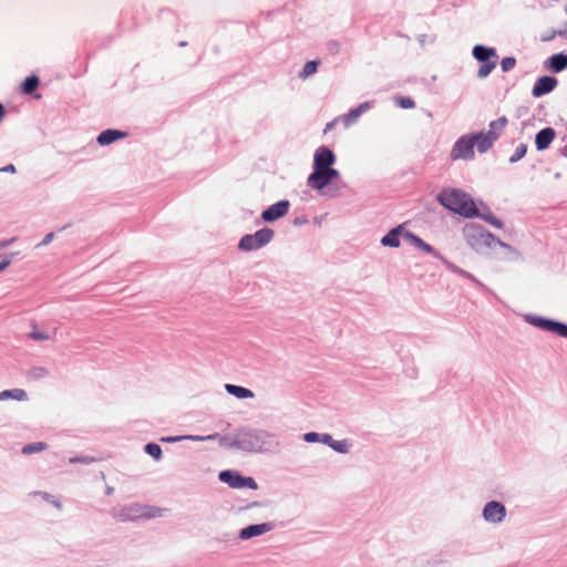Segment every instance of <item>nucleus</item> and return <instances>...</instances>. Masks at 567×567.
I'll return each instance as SVG.
<instances>
[{
    "mask_svg": "<svg viewBox=\"0 0 567 567\" xmlns=\"http://www.w3.org/2000/svg\"><path fill=\"white\" fill-rule=\"evenodd\" d=\"M472 138L474 141V146L477 147L480 153H485L494 144V141L486 133L472 134Z\"/></svg>",
    "mask_w": 567,
    "mask_h": 567,
    "instance_id": "f3484780",
    "label": "nucleus"
},
{
    "mask_svg": "<svg viewBox=\"0 0 567 567\" xmlns=\"http://www.w3.org/2000/svg\"><path fill=\"white\" fill-rule=\"evenodd\" d=\"M473 56L480 62H487L498 59L495 49L486 48L481 44L474 47Z\"/></svg>",
    "mask_w": 567,
    "mask_h": 567,
    "instance_id": "ddd939ff",
    "label": "nucleus"
},
{
    "mask_svg": "<svg viewBox=\"0 0 567 567\" xmlns=\"http://www.w3.org/2000/svg\"><path fill=\"white\" fill-rule=\"evenodd\" d=\"M474 157V141L472 135H464L458 138L452 151L451 158L452 159H472Z\"/></svg>",
    "mask_w": 567,
    "mask_h": 567,
    "instance_id": "39448f33",
    "label": "nucleus"
},
{
    "mask_svg": "<svg viewBox=\"0 0 567 567\" xmlns=\"http://www.w3.org/2000/svg\"><path fill=\"white\" fill-rule=\"evenodd\" d=\"M556 329H554L553 332L561 336V337H565V332H566V329H567V326L563 324V323H559L557 322V324H553Z\"/></svg>",
    "mask_w": 567,
    "mask_h": 567,
    "instance_id": "e433bc0d",
    "label": "nucleus"
},
{
    "mask_svg": "<svg viewBox=\"0 0 567 567\" xmlns=\"http://www.w3.org/2000/svg\"><path fill=\"white\" fill-rule=\"evenodd\" d=\"M516 65V60L513 56H506L502 60L501 66L504 72H508Z\"/></svg>",
    "mask_w": 567,
    "mask_h": 567,
    "instance_id": "2f4dec72",
    "label": "nucleus"
},
{
    "mask_svg": "<svg viewBox=\"0 0 567 567\" xmlns=\"http://www.w3.org/2000/svg\"><path fill=\"white\" fill-rule=\"evenodd\" d=\"M11 264V258H7L0 262V271L4 270Z\"/></svg>",
    "mask_w": 567,
    "mask_h": 567,
    "instance_id": "79ce46f5",
    "label": "nucleus"
},
{
    "mask_svg": "<svg viewBox=\"0 0 567 567\" xmlns=\"http://www.w3.org/2000/svg\"><path fill=\"white\" fill-rule=\"evenodd\" d=\"M408 237L412 240V243L419 247L420 249L426 251V252H432L433 248L426 244L425 241H423L421 238H419L417 236L415 235H412V234H409Z\"/></svg>",
    "mask_w": 567,
    "mask_h": 567,
    "instance_id": "c85d7f7f",
    "label": "nucleus"
},
{
    "mask_svg": "<svg viewBox=\"0 0 567 567\" xmlns=\"http://www.w3.org/2000/svg\"><path fill=\"white\" fill-rule=\"evenodd\" d=\"M3 115H4V107L2 104H0V121L2 120Z\"/></svg>",
    "mask_w": 567,
    "mask_h": 567,
    "instance_id": "de8ad7c7",
    "label": "nucleus"
},
{
    "mask_svg": "<svg viewBox=\"0 0 567 567\" xmlns=\"http://www.w3.org/2000/svg\"><path fill=\"white\" fill-rule=\"evenodd\" d=\"M289 206L290 204L288 200H279L278 203L269 206L266 210H264L261 214V218L265 221L277 220L287 215Z\"/></svg>",
    "mask_w": 567,
    "mask_h": 567,
    "instance_id": "6e6552de",
    "label": "nucleus"
},
{
    "mask_svg": "<svg viewBox=\"0 0 567 567\" xmlns=\"http://www.w3.org/2000/svg\"><path fill=\"white\" fill-rule=\"evenodd\" d=\"M464 237L466 243L478 252L494 245H499L512 252H516L509 245L501 241L492 233L476 224H470L464 228Z\"/></svg>",
    "mask_w": 567,
    "mask_h": 567,
    "instance_id": "f03ea898",
    "label": "nucleus"
},
{
    "mask_svg": "<svg viewBox=\"0 0 567 567\" xmlns=\"http://www.w3.org/2000/svg\"><path fill=\"white\" fill-rule=\"evenodd\" d=\"M334 123H336V121L328 123V124L326 125L324 133H327L328 131H330V130L333 127Z\"/></svg>",
    "mask_w": 567,
    "mask_h": 567,
    "instance_id": "a18cd8bd",
    "label": "nucleus"
},
{
    "mask_svg": "<svg viewBox=\"0 0 567 567\" xmlns=\"http://www.w3.org/2000/svg\"><path fill=\"white\" fill-rule=\"evenodd\" d=\"M241 484H243V487H249V488H252V489H256L257 488V484L255 482L254 478L251 477H243L241 476Z\"/></svg>",
    "mask_w": 567,
    "mask_h": 567,
    "instance_id": "c9c22d12",
    "label": "nucleus"
},
{
    "mask_svg": "<svg viewBox=\"0 0 567 567\" xmlns=\"http://www.w3.org/2000/svg\"><path fill=\"white\" fill-rule=\"evenodd\" d=\"M14 239H10V240H4V241H0V247H4L9 244H11Z\"/></svg>",
    "mask_w": 567,
    "mask_h": 567,
    "instance_id": "49530a36",
    "label": "nucleus"
},
{
    "mask_svg": "<svg viewBox=\"0 0 567 567\" xmlns=\"http://www.w3.org/2000/svg\"><path fill=\"white\" fill-rule=\"evenodd\" d=\"M318 65L319 62L316 60L307 62L303 66L302 72L300 73V76L302 79H307L310 75L315 74L317 72Z\"/></svg>",
    "mask_w": 567,
    "mask_h": 567,
    "instance_id": "bb28decb",
    "label": "nucleus"
},
{
    "mask_svg": "<svg viewBox=\"0 0 567 567\" xmlns=\"http://www.w3.org/2000/svg\"><path fill=\"white\" fill-rule=\"evenodd\" d=\"M54 238V234L53 233H49L48 235H45V237L43 238L42 243L39 244V246H47L49 245Z\"/></svg>",
    "mask_w": 567,
    "mask_h": 567,
    "instance_id": "ea45409f",
    "label": "nucleus"
},
{
    "mask_svg": "<svg viewBox=\"0 0 567 567\" xmlns=\"http://www.w3.org/2000/svg\"><path fill=\"white\" fill-rule=\"evenodd\" d=\"M126 514L123 519H140V518H154L162 515L163 509L157 507H148L140 504H133L126 508Z\"/></svg>",
    "mask_w": 567,
    "mask_h": 567,
    "instance_id": "423d86ee",
    "label": "nucleus"
},
{
    "mask_svg": "<svg viewBox=\"0 0 567 567\" xmlns=\"http://www.w3.org/2000/svg\"><path fill=\"white\" fill-rule=\"evenodd\" d=\"M401 226L392 229L391 231H389L381 240L382 245L383 246H389V247H399L400 246V240H399V234L401 231Z\"/></svg>",
    "mask_w": 567,
    "mask_h": 567,
    "instance_id": "5701e85b",
    "label": "nucleus"
},
{
    "mask_svg": "<svg viewBox=\"0 0 567 567\" xmlns=\"http://www.w3.org/2000/svg\"><path fill=\"white\" fill-rule=\"evenodd\" d=\"M218 437V434H210L208 436H185V439L194 440V441H204V440H215Z\"/></svg>",
    "mask_w": 567,
    "mask_h": 567,
    "instance_id": "4c0bfd02",
    "label": "nucleus"
},
{
    "mask_svg": "<svg viewBox=\"0 0 567 567\" xmlns=\"http://www.w3.org/2000/svg\"><path fill=\"white\" fill-rule=\"evenodd\" d=\"M54 331H50L39 327L37 323L31 324V330L28 332V338L35 341H48L51 336H54Z\"/></svg>",
    "mask_w": 567,
    "mask_h": 567,
    "instance_id": "4468645a",
    "label": "nucleus"
},
{
    "mask_svg": "<svg viewBox=\"0 0 567 567\" xmlns=\"http://www.w3.org/2000/svg\"><path fill=\"white\" fill-rule=\"evenodd\" d=\"M337 169H319L315 168L308 177L307 184L313 189L322 190L328 186L334 178L339 177Z\"/></svg>",
    "mask_w": 567,
    "mask_h": 567,
    "instance_id": "20e7f679",
    "label": "nucleus"
},
{
    "mask_svg": "<svg viewBox=\"0 0 567 567\" xmlns=\"http://www.w3.org/2000/svg\"><path fill=\"white\" fill-rule=\"evenodd\" d=\"M47 449V444L43 442H35L31 444H27L22 447V453L25 455L32 454V453H39Z\"/></svg>",
    "mask_w": 567,
    "mask_h": 567,
    "instance_id": "a878e982",
    "label": "nucleus"
},
{
    "mask_svg": "<svg viewBox=\"0 0 567 567\" xmlns=\"http://www.w3.org/2000/svg\"><path fill=\"white\" fill-rule=\"evenodd\" d=\"M565 34H566V32L561 31V30H559V31L550 30V31L544 32L540 35V41L548 42V41L554 40L556 35H565Z\"/></svg>",
    "mask_w": 567,
    "mask_h": 567,
    "instance_id": "7c9ffc66",
    "label": "nucleus"
},
{
    "mask_svg": "<svg viewBox=\"0 0 567 567\" xmlns=\"http://www.w3.org/2000/svg\"><path fill=\"white\" fill-rule=\"evenodd\" d=\"M9 399L17 401H27L28 393L23 389H11L3 390L0 392V401H7Z\"/></svg>",
    "mask_w": 567,
    "mask_h": 567,
    "instance_id": "a211bd4d",
    "label": "nucleus"
},
{
    "mask_svg": "<svg viewBox=\"0 0 567 567\" xmlns=\"http://www.w3.org/2000/svg\"><path fill=\"white\" fill-rule=\"evenodd\" d=\"M126 136V133L122 132V131H117V130H106V131H103L99 136H97V143L100 145H109L113 142H115L116 140L118 138H123Z\"/></svg>",
    "mask_w": 567,
    "mask_h": 567,
    "instance_id": "dca6fc26",
    "label": "nucleus"
},
{
    "mask_svg": "<svg viewBox=\"0 0 567 567\" xmlns=\"http://www.w3.org/2000/svg\"><path fill=\"white\" fill-rule=\"evenodd\" d=\"M219 478L221 482L227 483L233 488H241V476L230 471L220 472Z\"/></svg>",
    "mask_w": 567,
    "mask_h": 567,
    "instance_id": "6ab92c4d",
    "label": "nucleus"
},
{
    "mask_svg": "<svg viewBox=\"0 0 567 567\" xmlns=\"http://www.w3.org/2000/svg\"><path fill=\"white\" fill-rule=\"evenodd\" d=\"M527 152V146L525 144H519L516 148H515V152L514 154L511 156V162H517L519 161L520 158H523L525 156Z\"/></svg>",
    "mask_w": 567,
    "mask_h": 567,
    "instance_id": "c756f323",
    "label": "nucleus"
},
{
    "mask_svg": "<svg viewBox=\"0 0 567 567\" xmlns=\"http://www.w3.org/2000/svg\"><path fill=\"white\" fill-rule=\"evenodd\" d=\"M39 86V78L35 75L28 76L22 83V92L24 94L33 93Z\"/></svg>",
    "mask_w": 567,
    "mask_h": 567,
    "instance_id": "b1692460",
    "label": "nucleus"
},
{
    "mask_svg": "<svg viewBox=\"0 0 567 567\" xmlns=\"http://www.w3.org/2000/svg\"><path fill=\"white\" fill-rule=\"evenodd\" d=\"M319 436H320V435H319L318 433L309 432V433H306V434H305V440H306L307 442L312 443V442H317V441L319 440Z\"/></svg>",
    "mask_w": 567,
    "mask_h": 567,
    "instance_id": "58836bf2",
    "label": "nucleus"
},
{
    "mask_svg": "<svg viewBox=\"0 0 567 567\" xmlns=\"http://www.w3.org/2000/svg\"><path fill=\"white\" fill-rule=\"evenodd\" d=\"M566 13H567V7H566Z\"/></svg>",
    "mask_w": 567,
    "mask_h": 567,
    "instance_id": "8fccbe9b",
    "label": "nucleus"
},
{
    "mask_svg": "<svg viewBox=\"0 0 567 567\" xmlns=\"http://www.w3.org/2000/svg\"><path fill=\"white\" fill-rule=\"evenodd\" d=\"M437 200L445 208L465 218L480 217L496 228L504 226L488 209L480 212L471 196L460 189H444L439 194Z\"/></svg>",
    "mask_w": 567,
    "mask_h": 567,
    "instance_id": "f257e3e1",
    "label": "nucleus"
},
{
    "mask_svg": "<svg viewBox=\"0 0 567 567\" xmlns=\"http://www.w3.org/2000/svg\"><path fill=\"white\" fill-rule=\"evenodd\" d=\"M396 103L403 109H413L415 102L410 97L400 96L396 99Z\"/></svg>",
    "mask_w": 567,
    "mask_h": 567,
    "instance_id": "72a5a7b5",
    "label": "nucleus"
},
{
    "mask_svg": "<svg viewBox=\"0 0 567 567\" xmlns=\"http://www.w3.org/2000/svg\"><path fill=\"white\" fill-rule=\"evenodd\" d=\"M497 60L482 62V65L480 66L477 71V76L481 79L486 78L496 66Z\"/></svg>",
    "mask_w": 567,
    "mask_h": 567,
    "instance_id": "393cba45",
    "label": "nucleus"
},
{
    "mask_svg": "<svg viewBox=\"0 0 567 567\" xmlns=\"http://www.w3.org/2000/svg\"><path fill=\"white\" fill-rule=\"evenodd\" d=\"M553 324H557L555 321L546 320V319H539L538 326L547 331H554L556 329Z\"/></svg>",
    "mask_w": 567,
    "mask_h": 567,
    "instance_id": "f704fd0d",
    "label": "nucleus"
},
{
    "mask_svg": "<svg viewBox=\"0 0 567 567\" xmlns=\"http://www.w3.org/2000/svg\"><path fill=\"white\" fill-rule=\"evenodd\" d=\"M330 446L340 453H347L349 449V444L347 441H333L330 443Z\"/></svg>",
    "mask_w": 567,
    "mask_h": 567,
    "instance_id": "473e14b6",
    "label": "nucleus"
},
{
    "mask_svg": "<svg viewBox=\"0 0 567 567\" xmlns=\"http://www.w3.org/2000/svg\"><path fill=\"white\" fill-rule=\"evenodd\" d=\"M508 121L506 116H501L489 123V130L486 133L494 142L501 136Z\"/></svg>",
    "mask_w": 567,
    "mask_h": 567,
    "instance_id": "2eb2a0df",
    "label": "nucleus"
},
{
    "mask_svg": "<svg viewBox=\"0 0 567 567\" xmlns=\"http://www.w3.org/2000/svg\"><path fill=\"white\" fill-rule=\"evenodd\" d=\"M274 237V230L262 228L252 235H245L239 240L238 247L244 251H251L266 246Z\"/></svg>",
    "mask_w": 567,
    "mask_h": 567,
    "instance_id": "7ed1b4c3",
    "label": "nucleus"
},
{
    "mask_svg": "<svg viewBox=\"0 0 567 567\" xmlns=\"http://www.w3.org/2000/svg\"><path fill=\"white\" fill-rule=\"evenodd\" d=\"M505 506L498 502H489L483 509V516L487 522L499 523L505 517Z\"/></svg>",
    "mask_w": 567,
    "mask_h": 567,
    "instance_id": "1a4fd4ad",
    "label": "nucleus"
},
{
    "mask_svg": "<svg viewBox=\"0 0 567 567\" xmlns=\"http://www.w3.org/2000/svg\"><path fill=\"white\" fill-rule=\"evenodd\" d=\"M322 442L330 445L331 442H333L332 437L329 434L322 435Z\"/></svg>",
    "mask_w": 567,
    "mask_h": 567,
    "instance_id": "37998d69",
    "label": "nucleus"
},
{
    "mask_svg": "<svg viewBox=\"0 0 567 567\" xmlns=\"http://www.w3.org/2000/svg\"><path fill=\"white\" fill-rule=\"evenodd\" d=\"M555 138V131L551 127H546L536 134L535 143L539 151L547 148Z\"/></svg>",
    "mask_w": 567,
    "mask_h": 567,
    "instance_id": "f8f14e48",
    "label": "nucleus"
},
{
    "mask_svg": "<svg viewBox=\"0 0 567 567\" xmlns=\"http://www.w3.org/2000/svg\"><path fill=\"white\" fill-rule=\"evenodd\" d=\"M145 452L151 455L155 460H161L162 457V449L156 443H148L145 445Z\"/></svg>",
    "mask_w": 567,
    "mask_h": 567,
    "instance_id": "cd10ccee",
    "label": "nucleus"
},
{
    "mask_svg": "<svg viewBox=\"0 0 567 567\" xmlns=\"http://www.w3.org/2000/svg\"><path fill=\"white\" fill-rule=\"evenodd\" d=\"M272 528L270 524H257V525H250L246 528H243L239 533V537L241 539H249L255 536L262 535L267 532H269Z\"/></svg>",
    "mask_w": 567,
    "mask_h": 567,
    "instance_id": "9b49d317",
    "label": "nucleus"
},
{
    "mask_svg": "<svg viewBox=\"0 0 567 567\" xmlns=\"http://www.w3.org/2000/svg\"><path fill=\"white\" fill-rule=\"evenodd\" d=\"M557 85V80L553 76L539 78L533 86L532 94L535 97L543 96L551 92Z\"/></svg>",
    "mask_w": 567,
    "mask_h": 567,
    "instance_id": "9d476101",
    "label": "nucleus"
},
{
    "mask_svg": "<svg viewBox=\"0 0 567 567\" xmlns=\"http://www.w3.org/2000/svg\"><path fill=\"white\" fill-rule=\"evenodd\" d=\"M0 172H2V173H16V167H14L13 164H9L7 166L1 167Z\"/></svg>",
    "mask_w": 567,
    "mask_h": 567,
    "instance_id": "a19ab883",
    "label": "nucleus"
},
{
    "mask_svg": "<svg viewBox=\"0 0 567 567\" xmlns=\"http://www.w3.org/2000/svg\"><path fill=\"white\" fill-rule=\"evenodd\" d=\"M75 461H79V462H87V458H78V460L71 458V462H75Z\"/></svg>",
    "mask_w": 567,
    "mask_h": 567,
    "instance_id": "09e8293b",
    "label": "nucleus"
},
{
    "mask_svg": "<svg viewBox=\"0 0 567 567\" xmlns=\"http://www.w3.org/2000/svg\"><path fill=\"white\" fill-rule=\"evenodd\" d=\"M334 162L336 156L332 151L326 146H320L315 153L313 168L333 169L331 166L334 164Z\"/></svg>",
    "mask_w": 567,
    "mask_h": 567,
    "instance_id": "0eeeda50",
    "label": "nucleus"
},
{
    "mask_svg": "<svg viewBox=\"0 0 567 567\" xmlns=\"http://www.w3.org/2000/svg\"><path fill=\"white\" fill-rule=\"evenodd\" d=\"M369 109V103H362L357 109L351 110L344 117V125L350 126L357 118Z\"/></svg>",
    "mask_w": 567,
    "mask_h": 567,
    "instance_id": "4be33fe9",
    "label": "nucleus"
},
{
    "mask_svg": "<svg viewBox=\"0 0 567 567\" xmlns=\"http://www.w3.org/2000/svg\"><path fill=\"white\" fill-rule=\"evenodd\" d=\"M182 437H163L162 441L164 442H176L181 440Z\"/></svg>",
    "mask_w": 567,
    "mask_h": 567,
    "instance_id": "c03bdc74",
    "label": "nucleus"
},
{
    "mask_svg": "<svg viewBox=\"0 0 567 567\" xmlns=\"http://www.w3.org/2000/svg\"><path fill=\"white\" fill-rule=\"evenodd\" d=\"M549 66L554 72H560L567 68V55L559 53L549 58Z\"/></svg>",
    "mask_w": 567,
    "mask_h": 567,
    "instance_id": "412c9836",
    "label": "nucleus"
},
{
    "mask_svg": "<svg viewBox=\"0 0 567 567\" xmlns=\"http://www.w3.org/2000/svg\"><path fill=\"white\" fill-rule=\"evenodd\" d=\"M225 389L229 394H233L238 399H250L254 396L252 391L239 385L226 384Z\"/></svg>",
    "mask_w": 567,
    "mask_h": 567,
    "instance_id": "aec40b11",
    "label": "nucleus"
}]
</instances>
